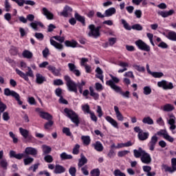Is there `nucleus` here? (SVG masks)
I'll use <instances>...</instances> for the list:
<instances>
[{
	"label": "nucleus",
	"mask_w": 176,
	"mask_h": 176,
	"mask_svg": "<svg viewBox=\"0 0 176 176\" xmlns=\"http://www.w3.org/2000/svg\"><path fill=\"white\" fill-rule=\"evenodd\" d=\"M167 131L164 129H161L160 131L157 132V133L151 137L150 142H148L149 150L153 152L155 151V147L156 146V144H157L158 138L157 135L162 136L164 138L167 134Z\"/></svg>",
	"instance_id": "nucleus-1"
},
{
	"label": "nucleus",
	"mask_w": 176,
	"mask_h": 176,
	"mask_svg": "<svg viewBox=\"0 0 176 176\" xmlns=\"http://www.w3.org/2000/svg\"><path fill=\"white\" fill-rule=\"evenodd\" d=\"M64 80L66 82V86L68 91H72L76 94L78 93V85L77 83L70 78L69 76H64Z\"/></svg>",
	"instance_id": "nucleus-2"
},
{
	"label": "nucleus",
	"mask_w": 176,
	"mask_h": 176,
	"mask_svg": "<svg viewBox=\"0 0 176 176\" xmlns=\"http://www.w3.org/2000/svg\"><path fill=\"white\" fill-rule=\"evenodd\" d=\"M106 85L107 86H110V87L114 90L116 93H120L121 96H123V97H125V98H129L130 96V91H126V92L122 91V89H120V87L116 85L111 80H107L106 82Z\"/></svg>",
	"instance_id": "nucleus-3"
},
{
	"label": "nucleus",
	"mask_w": 176,
	"mask_h": 176,
	"mask_svg": "<svg viewBox=\"0 0 176 176\" xmlns=\"http://www.w3.org/2000/svg\"><path fill=\"white\" fill-rule=\"evenodd\" d=\"M64 112L65 113H66L67 118H69V119H70L72 120V122L73 123H74V124H76V126L78 127V126H79V116H78V114H76V113H75V111L68 109V108H65L64 109Z\"/></svg>",
	"instance_id": "nucleus-4"
},
{
	"label": "nucleus",
	"mask_w": 176,
	"mask_h": 176,
	"mask_svg": "<svg viewBox=\"0 0 176 176\" xmlns=\"http://www.w3.org/2000/svg\"><path fill=\"white\" fill-rule=\"evenodd\" d=\"M88 29L89 30L88 36L95 38L100 36L101 33L100 32V30H101V26H98L96 28L94 24H91L88 26Z\"/></svg>",
	"instance_id": "nucleus-5"
},
{
	"label": "nucleus",
	"mask_w": 176,
	"mask_h": 176,
	"mask_svg": "<svg viewBox=\"0 0 176 176\" xmlns=\"http://www.w3.org/2000/svg\"><path fill=\"white\" fill-rule=\"evenodd\" d=\"M28 71L26 73L21 72V70L19 69H15V72L17 75L24 79V80H25L26 82H30V78H28V76H30V78H34V72L32 71V69H31V67H28Z\"/></svg>",
	"instance_id": "nucleus-6"
},
{
	"label": "nucleus",
	"mask_w": 176,
	"mask_h": 176,
	"mask_svg": "<svg viewBox=\"0 0 176 176\" xmlns=\"http://www.w3.org/2000/svg\"><path fill=\"white\" fill-rule=\"evenodd\" d=\"M4 94L5 96H7V97H9L10 96L12 97H14L16 101H17L19 105H23V101L20 100V95L17 92L14 91H12L9 88H6L4 89Z\"/></svg>",
	"instance_id": "nucleus-7"
},
{
	"label": "nucleus",
	"mask_w": 176,
	"mask_h": 176,
	"mask_svg": "<svg viewBox=\"0 0 176 176\" xmlns=\"http://www.w3.org/2000/svg\"><path fill=\"white\" fill-rule=\"evenodd\" d=\"M135 44L138 47V49H140V50H143L144 52H151V47L142 40L136 41Z\"/></svg>",
	"instance_id": "nucleus-8"
},
{
	"label": "nucleus",
	"mask_w": 176,
	"mask_h": 176,
	"mask_svg": "<svg viewBox=\"0 0 176 176\" xmlns=\"http://www.w3.org/2000/svg\"><path fill=\"white\" fill-rule=\"evenodd\" d=\"M167 123L169 124L170 126V130H175L176 129V125H175V120L176 118L175 116L173 113H169L168 114V118H166Z\"/></svg>",
	"instance_id": "nucleus-9"
},
{
	"label": "nucleus",
	"mask_w": 176,
	"mask_h": 176,
	"mask_svg": "<svg viewBox=\"0 0 176 176\" xmlns=\"http://www.w3.org/2000/svg\"><path fill=\"white\" fill-rule=\"evenodd\" d=\"M158 87H162L164 90H171L174 89V85L173 82H168L167 81L163 80L157 82Z\"/></svg>",
	"instance_id": "nucleus-10"
},
{
	"label": "nucleus",
	"mask_w": 176,
	"mask_h": 176,
	"mask_svg": "<svg viewBox=\"0 0 176 176\" xmlns=\"http://www.w3.org/2000/svg\"><path fill=\"white\" fill-rule=\"evenodd\" d=\"M19 133L23 137L25 140H26L27 142H30L32 141L33 137L30 134V131L27 129H24L22 127L19 128Z\"/></svg>",
	"instance_id": "nucleus-11"
},
{
	"label": "nucleus",
	"mask_w": 176,
	"mask_h": 176,
	"mask_svg": "<svg viewBox=\"0 0 176 176\" xmlns=\"http://www.w3.org/2000/svg\"><path fill=\"white\" fill-rule=\"evenodd\" d=\"M171 166H168L167 165H163V168H164L166 172L170 173H174V171H176V158H172L171 160Z\"/></svg>",
	"instance_id": "nucleus-12"
},
{
	"label": "nucleus",
	"mask_w": 176,
	"mask_h": 176,
	"mask_svg": "<svg viewBox=\"0 0 176 176\" xmlns=\"http://www.w3.org/2000/svg\"><path fill=\"white\" fill-rule=\"evenodd\" d=\"M140 160L144 164H151V163H152V157H151V155L146 151H144L142 156L140 157Z\"/></svg>",
	"instance_id": "nucleus-13"
},
{
	"label": "nucleus",
	"mask_w": 176,
	"mask_h": 176,
	"mask_svg": "<svg viewBox=\"0 0 176 176\" xmlns=\"http://www.w3.org/2000/svg\"><path fill=\"white\" fill-rule=\"evenodd\" d=\"M69 69L70 72H72L76 75V76H80V71L79 69H76V65L74 63H68L67 65Z\"/></svg>",
	"instance_id": "nucleus-14"
},
{
	"label": "nucleus",
	"mask_w": 176,
	"mask_h": 176,
	"mask_svg": "<svg viewBox=\"0 0 176 176\" xmlns=\"http://www.w3.org/2000/svg\"><path fill=\"white\" fill-rule=\"evenodd\" d=\"M46 80V77H45L43 75L39 73L36 74V83H37V85H43Z\"/></svg>",
	"instance_id": "nucleus-15"
},
{
	"label": "nucleus",
	"mask_w": 176,
	"mask_h": 176,
	"mask_svg": "<svg viewBox=\"0 0 176 176\" xmlns=\"http://www.w3.org/2000/svg\"><path fill=\"white\" fill-rule=\"evenodd\" d=\"M25 155H31L32 156H36L38 155V150L34 147H27L25 149Z\"/></svg>",
	"instance_id": "nucleus-16"
},
{
	"label": "nucleus",
	"mask_w": 176,
	"mask_h": 176,
	"mask_svg": "<svg viewBox=\"0 0 176 176\" xmlns=\"http://www.w3.org/2000/svg\"><path fill=\"white\" fill-rule=\"evenodd\" d=\"M42 14L45 16L46 19H47V20H53L54 15L53 14V13H52L50 11H49V10H47V8H43V12Z\"/></svg>",
	"instance_id": "nucleus-17"
},
{
	"label": "nucleus",
	"mask_w": 176,
	"mask_h": 176,
	"mask_svg": "<svg viewBox=\"0 0 176 176\" xmlns=\"http://www.w3.org/2000/svg\"><path fill=\"white\" fill-rule=\"evenodd\" d=\"M174 10H170L169 11H160L158 12V14L166 19V17H168L169 16H173L174 14Z\"/></svg>",
	"instance_id": "nucleus-18"
},
{
	"label": "nucleus",
	"mask_w": 176,
	"mask_h": 176,
	"mask_svg": "<svg viewBox=\"0 0 176 176\" xmlns=\"http://www.w3.org/2000/svg\"><path fill=\"white\" fill-rule=\"evenodd\" d=\"M138 137L140 141H146V139L149 138V132H144V131H142L138 134Z\"/></svg>",
	"instance_id": "nucleus-19"
},
{
	"label": "nucleus",
	"mask_w": 176,
	"mask_h": 176,
	"mask_svg": "<svg viewBox=\"0 0 176 176\" xmlns=\"http://www.w3.org/2000/svg\"><path fill=\"white\" fill-rule=\"evenodd\" d=\"M10 157H14V159H17L18 160H21L24 157L23 153H16L14 151H10Z\"/></svg>",
	"instance_id": "nucleus-20"
},
{
	"label": "nucleus",
	"mask_w": 176,
	"mask_h": 176,
	"mask_svg": "<svg viewBox=\"0 0 176 176\" xmlns=\"http://www.w3.org/2000/svg\"><path fill=\"white\" fill-rule=\"evenodd\" d=\"M114 111L116 112L118 120H119L120 122H123V120H124V117L123 116V115H122L120 111H119V107H118V106H114Z\"/></svg>",
	"instance_id": "nucleus-21"
},
{
	"label": "nucleus",
	"mask_w": 176,
	"mask_h": 176,
	"mask_svg": "<svg viewBox=\"0 0 176 176\" xmlns=\"http://www.w3.org/2000/svg\"><path fill=\"white\" fill-rule=\"evenodd\" d=\"M50 42L52 46H54V47L58 49V50H63V49H64V46L63 45V44L58 43L57 41L52 38H50Z\"/></svg>",
	"instance_id": "nucleus-22"
},
{
	"label": "nucleus",
	"mask_w": 176,
	"mask_h": 176,
	"mask_svg": "<svg viewBox=\"0 0 176 176\" xmlns=\"http://www.w3.org/2000/svg\"><path fill=\"white\" fill-rule=\"evenodd\" d=\"M87 163V158L85 157L83 153H81L80 159L78 160V168H80V167H83V166H85V164H86Z\"/></svg>",
	"instance_id": "nucleus-23"
},
{
	"label": "nucleus",
	"mask_w": 176,
	"mask_h": 176,
	"mask_svg": "<svg viewBox=\"0 0 176 176\" xmlns=\"http://www.w3.org/2000/svg\"><path fill=\"white\" fill-rule=\"evenodd\" d=\"M144 153L145 151H144L142 148H139L138 150H133V155L136 157V159L142 157V155H144Z\"/></svg>",
	"instance_id": "nucleus-24"
},
{
	"label": "nucleus",
	"mask_w": 176,
	"mask_h": 176,
	"mask_svg": "<svg viewBox=\"0 0 176 176\" xmlns=\"http://www.w3.org/2000/svg\"><path fill=\"white\" fill-rule=\"evenodd\" d=\"M116 14V8L112 7L104 11V14L106 17H111L113 16V14Z\"/></svg>",
	"instance_id": "nucleus-25"
},
{
	"label": "nucleus",
	"mask_w": 176,
	"mask_h": 176,
	"mask_svg": "<svg viewBox=\"0 0 176 176\" xmlns=\"http://www.w3.org/2000/svg\"><path fill=\"white\" fill-rule=\"evenodd\" d=\"M105 119L107 122H108L109 123H110V124H111V126H113L116 129H119V126H118V122H116V120L112 118V117L107 116H106Z\"/></svg>",
	"instance_id": "nucleus-26"
},
{
	"label": "nucleus",
	"mask_w": 176,
	"mask_h": 176,
	"mask_svg": "<svg viewBox=\"0 0 176 176\" xmlns=\"http://www.w3.org/2000/svg\"><path fill=\"white\" fill-rule=\"evenodd\" d=\"M65 171V168L60 164H56L55 166V169L54 170V174H63Z\"/></svg>",
	"instance_id": "nucleus-27"
},
{
	"label": "nucleus",
	"mask_w": 176,
	"mask_h": 176,
	"mask_svg": "<svg viewBox=\"0 0 176 176\" xmlns=\"http://www.w3.org/2000/svg\"><path fill=\"white\" fill-rule=\"evenodd\" d=\"M93 146L97 152H102L104 151V146H102V144L100 141L96 142V143L93 144Z\"/></svg>",
	"instance_id": "nucleus-28"
},
{
	"label": "nucleus",
	"mask_w": 176,
	"mask_h": 176,
	"mask_svg": "<svg viewBox=\"0 0 176 176\" xmlns=\"http://www.w3.org/2000/svg\"><path fill=\"white\" fill-rule=\"evenodd\" d=\"M48 71H50L53 75L55 76H59L60 75V70L58 69H56V67L53 65H49L47 66Z\"/></svg>",
	"instance_id": "nucleus-29"
},
{
	"label": "nucleus",
	"mask_w": 176,
	"mask_h": 176,
	"mask_svg": "<svg viewBox=\"0 0 176 176\" xmlns=\"http://www.w3.org/2000/svg\"><path fill=\"white\" fill-rule=\"evenodd\" d=\"M74 17L78 21L82 23V25H86V18H85V16H82L78 12H76L74 14Z\"/></svg>",
	"instance_id": "nucleus-30"
},
{
	"label": "nucleus",
	"mask_w": 176,
	"mask_h": 176,
	"mask_svg": "<svg viewBox=\"0 0 176 176\" xmlns=\"http://www.w3.org/2000/svg\"><path fill=\"white\" fill-rule=\"evenodd\" d=\"M167 39L169 41H173V42H176V32L174 31H170L167 34L165 35Z\"/></svg>",
	"instance_id": "nucleus-31"
},
{
	"label": "nucleus",
	"mask_w": 176,
	"mask_h": 176,
	"mask_svg": "<svg viewBox=\"0 0 176 176\" xmlns=\"http://www.w3.org/2000/svg\"><path fill=\"white\" fill-rule=\"evenodd\" d=\"M40 116L42 119H45V120H52L53 119V116L47 112L41 111Z\"/></svg>",
	"instance_id": "nucleus-32"
},
{
	"label": "nucleus",
	"mask_w": 176,
	"mask_h": 176,
	"mask_svg": "<svg viewBox=\"0 0 176 176\" xmlns=\"http://www.w3.org/2000/svg\"><path fill=\"white\" fill-rule=\"evenodd\" d=\"M118 65L123 68V69H120L118 70V73L122 74V73L124 72L125 71H127V67H129V63H127L126 62H120Z\"/></svg>",
	"instance_id": "nucleus-33"
},
{
	"label": "nucleus",
	"mask_w": 176,
	"mask_h": 176,
	"mask_svg": "<svg viewBox=\"0 0 176 176\" xmlns=\"http://www.w3.org/2000/svg\"><path fill=\"white\" fill-rule=\"evenodd\" d=\"M68 12H72V8L68 6H66L63 11L60 12L61 16H63V17H68Z\"/></svg>",
	"instance_id": "nucleus-34"
},
{
	"label": "nucleus",
	"mask_w": 176,
	"mask_h": 176,
	"mask_svg": "<svg viewBox=\"0 0 176 176\" xmlns=\"http://www.w3.org/2000/svg\"><path fill=\"white\" fill-rule=\"evenodd\" d=\"M162 110L164 112H171V111H174V105L171 104H166L163 107Z\"/></svg>",
	"instance_id": "nucleus-35"
},
{
	"label": "nucleus",
	"mask_w": 176,
	"mask_h": 176,
	"mask_svg": "<svg viewBox=\"0 0 176 176\" xmlns=\"http://www.w3.org/2000/svg\"><path fill=\"white\" fill-rule=\"evenodd\" d=\"M65 46H67V47H76V45H78V42L74 40L72 41H66L65 42Z\"/></svg>",
	"instance_id": "nucleus-36"
},
{
	"label": "nucleus",
	"mask_w": 176,
	"mask_h": 176,
	"mask_svg": "<svg viewBox=\"0 0 176 176\" xmlns=\"http://www.w3.org/2000/svg\"><path fill=\"white\" fill-rule=\"evenodd\" d=\"M60 157L61 160H71L73 157L72 155H68L67 153L63 152L60 155Z\"/></svg>",
	"instance_id": "nucleus-37"
},
{
	"label": "nucleus",
	"mask_w": 176,
	"mask_h": 176,
	"mask_svg": "<svg viewBox=\"0 0 176 176\" xmlns=\"http://www.w3.org/2000/svg\"><path fill=\"white\" fill-rule=\"evenodd\" d=\"M89 91L91 97H93L94 100H98L100 98V95L94 92V89L92 87H89Z\"/></svg>",
	"instance_id": "nucleus-38"
},
{
	"label": "nucleus",
	"mask_w": 176,
	"mask_h": 176,
	"mask_svg": "<svg viewBox=\"0 0 176 176\" xmlns=\"http://www.w3.org/2000/svg\"><path fill=\"white\" fill-rule=\"evenodd\" d=\"M22 56L23 57H24V58H32L33 56L32 52H31L30 51L28 50H25L23 53H22Z\"/></svg>",
	"instance_id": "nucleus-39"
},
{
	"label": "nucleus",
	"mask_w": 176,
	"mask_h": 176,
	"mask_svg": "<svg viewBox=\"0 0 176 176\" xmlns=\"http://www.w3.org/2000/svg\"><path fill=\"white\" fill-rule=\"evenodd\" d=\"M42 149L43 155H49L52 152V148L45 144L42 146Z\"/></svg>",
	"instance_id": "nucleus-40"
},
{
	"label": "nucleus",
	"mask_w": 176,
	"mask_h": 176,
	"mask_svg": "<svg viewBox=\"0 0 176 176\" xmlns=\"http://www.w3.org/2000/svg\"><path fill=\"white\" fill-rule=\"evenodd\" d=\"M142 123H144V124H149V125L153 124V120L149 116L145 117L142 120Z\"/></svg>",
	"instance_id": "nucleus-41"
},
{
	"label": "nucleus",
	"mask_w": 176,
	"mask_h": 176,
	"mask_svg": "<svg viewBox=\"0 0 176 176\" xmlns=\"http://www.w3.org/2000/svg\"><path fill=\"white\" fill-rule=\"evenodd\" d=\"M85 85H86V82H85L84 80H81L80 82H78L77 83V87H78L80 94H82V93H83V86H85Z\"/></svg>",
	"instance_id": "nucleus-42"
},
{
	"label": "nucleus",
	"mask_w": 176,
	"mask_h": 176,
	"mask_svg": "<svg viewBox=\"0 0 176 176\" xmlns=\"http://www.w3.org/2000/svg\"><path fill=\"white\" fill-rule=\"evenodd\" d=\"M81 140L83 142L84 145H90L91 140H90V136L87 135V136H82Z\"/></svg>",
	"instance_id": "nucleus-43"
},
{
	"label": "nucleus",
	"mask_w": 176,
	"mask_h": 176,
	"mask_svg": "<svg viewBox=\"0 0 176 176\" xmlns=\"http://www.w3.org/2000/svg\"><path fill=\"white\" fill-rule=\"evenodd\" d=\"M120 21H121L122 24L124 25V28L125 30H127V31H131L132 28H131V26H130V25H129L127 23V21H126V20L121 19Z\"/></svg>",
	"instance_id": "nucleus-44"
},
{
	"label": "nucleus",
	"mask_w": 176,
	"mask_h": 176,
	"mask_svg": "<svg viewBox=\"0 0 176 176\" xmlns=\"http://www.w3.org/2000/svg\"><path fill=\"white\" fill-rule=\"evenodd\" d=\"M0 166L3 170H8V161L6 159H2L0 160Z\"/></svg>",
	"instance_id": "nucleus-45"
},
{
	"label": "nucleus",
	"mask_w": 176,
	"mask_h": 176,
	"mask_svg": "<svg viewBox=\"0 0 176 176\" xmlns=\"http://www.w3.org/2000/svg\"><path fill=\"white\" fill-rule=\"evenodd\" d=\"M10 53L12 54V56H17V54L19 53V50L15 46H11L10 49Z\"/></svg>",
	"instance_id": "nucleus-46"
},
{
	"label": "nucleus",
	"mask_w": 176,
	"mask_h": 176,
	"mask_svg": "<svg viewBox=\"0 0 176 176\" xmlns=\"http://www.w3.org/2000/svg\"><path fill=\"white\" fill-rule=\"evenodd\" d=\"M53 124H54V122L52 120H49L48 122L44 124V129H45V130H49L50 129V127L53 126Z\"/></svg>",
	"instance_id": "nucleus-47"
},
{
	"label": "nucleus",
	"mask_w": 176,
	"mask_h": 176,
	"mask_svg": "<svg viewBox=\"0 0 176 176\" xmlns=\"http://www.w3.org/2000/svg\"><path fill=\"white\" fill-rule=\"evenodd\" d=\"M152 93V89H151V87L149 86H146L143 88V94L145 96H149Z\"/></svg>",
	"instance_id": "nucleus-48"
},
{
	"label": "nucleus",
	"mask_w": 176,
	"mask_h": 176,
	"mask_svg": "<svg viewBox=\"0 0 176 176\" xmlns=\"http://www.w3.org/2000/svg\"><path fill=\"white\" fill-rule=\"evenodd\" d=\"M82 110L84 112V113H90L91 112L90 111V106H89V104L82 105Z\"/></svg>",
	"instance_id": "nucleus-49"
},
{
	"label": "nucleus",
	"mask_w": 176,
	"mask_h": 176,
	"mask_svg": "<svg viewBox=\"0 0 176 176\" xmlns=\"http://www.w3.org/2000/svg\"><path fill=\"white\" fill-rule=\"evenodd\" d=\"M132 30H135V31H142L143 28L140 23L134 24L131 26Z\"/></svg>",
	"instance_id": "nucleus-50"
},
{
	"label": "nucleus",
	"mask_w": 176,
	"mask_h": 176,
	"mask_svg": "<svg viewBox=\"0 0 176 176\" xmlns=\"http://www.w3.org/2000/svg\"><path fill=\"white\" fill-rule=\"evenodd\" d=\"M34 162V158L29 157L28 158H25L23 160V163L25 166H28V164H31Z\"/></svg>",
	"instance_id": "nucleus-51"
},
{
	"label": "nucleus",
	"mask_w": 176,
	"mask_h": 176,
	"mask_svg": "<svg viewBox=\"0 0 176 176\" xmlns=\"http://www.w3.org/2000/svg\"><path fill=\"white\" fill-rule=\"evenodd\" d=\"M133 67L135 68V69H137L138 71V72H145V67H144V66L134 65Z\"/></svg>",
	"instance_id": "nucleus-52"
},
{
	"label": "nucleus",
	"mask_w": 176,
	"mask_h": 176,
	"mask_svg": "<svg viewBox=\"0 0 176 176\" xmlns=\"http://www.w3.org/2000/svg\"><path fill=\"white\" fill-rule=\"evenodd\" d=\"M130 153V151H127V150L121 151L118 153V156L119 157H123L124 156H126V155H128V153Z\"/></svg>",
	"instance_id": "nucleus-53"
},
{
	"label": "nucleus",
	"mask_w": 176,
	"mask_h": 176,
	"mask_svg": "<svg viewBox=\"0 0 176 176\" xmlns=\"http://www.w3.org/2000/svg\"><path fill=\"white\" fill-rule=\"evenodd\" d=\"M52 38L56 41H58V42H60V43H63L65 41V38H64V36H54Z\"/></svg>",
	"instance_id": "nucleus-54"
},
{
	"label": "nucleus",
	"mask_w": 176,
	"mask_h": 176,
	"mask_svg": "<svg viewBox=\"0 0 176 176\" xmlns=\"http://www.w3.org/2000/svg\"><path fill=\"white\" fill-rule=\"evenodd\" d=\"M151 75L153 78H162V76H164V74H163V72H153Z\"/></svg>",
	"instance_id": "nucleus-55"
},
{
	"label": "nucleus",
	"mask_w": 176,
	"mask_h": 176,
	"mask_svg": "<svg viewBox=\"0 0 176 176\" xmlns=\"http://www.w3.org/2000/svg\"><path fill=\"white\" fill-rule=\"evenodd\" d=\"M110 78H111V80H111V82H113V83H119V82H120V80L118 78V77H115L112 74H109Z\"/></svg>",
	"instance_id": "nucleus-56"
},
{
	"label": "nucleus",
	"mask_w": 176,
	"mask_h": 176,
	"mask_svg": "<svg viewBox=\"0 0 176 176\" xmlns=\"http://www.w3.org/2000/svg\"><path fill=\"white\" fill-rule=\"evenodd\" d=\"M100 169L95 168V169H93L92 170H91L90 174L92 176H100Z\"/></svg>",
	"instance_id": "nucleus-57"
},
{
	"label": "nucleus",
	"mask_w": 176,
	"mask_h": 176,
	"mask_svg": "<svg viewBox=\"0 0 176 176\" xmlns=\"http://www.w3.org/2000/svg\"><path fill=\"white\" fill-rule=\"evenodd\" d=\"M44 160L47 163H53V157L50 155H47L44 157Z\"/></svg>",
	"instance_id": "nucleus-58"
},
{
	"label": "nucleus",
	"mask_w": 176,
	"mask_h": 176,
	"mask_svg": "<svg viewBox=\"0 0 176 176\" xmlns=\"http://www.w3.org/2000/svg\"><path fill=\"white\" fill-rule=\"evenodd\" d=\"M4 6L6 8V12H10V8H12V6H10V3H9V0H5Z\"/></svg>",
	"instance_id": "nucleus-59"
},
{
	"label": "nucleus",
	"mask_w": 176,
	"mask_h": 176,
	"mask_svg": "<svg viewBox=\"0 0 176 176\" xmlns=\"http://www.w3.org/2000/svg\"><path fill=\"white\" fill-rule=\"evenodd\" d=\"M69 173L72 176H76V168L72 166L69 169Z\"/></svg>",
	"instance_id": "nucleus-60"
},
{
	"label": "nucleus",
	"mask_w": 176,
	"mask_h": 176,
	"mask_svg": "<svg viewBox=\"0 0 176 176\" xmlns=\"http://www.w3.org/2000/svg\"><path fill=\"white\" fill-rule=\"evenodd\" d=\"M54 86H63L64 85V82L61 79H56L54 80Z\"/></svg>",
	"instance_id": "nucleus-61"
},
{
	"label": "nucleus",
	"mask_w": 176,
	"mask_h": 176,
	"mask_svg": "<svg viewBox=\"0 0 176 176\" xmlns=\"http://www.w3.org/2000/svg\"><path fill=\"white\" fill-rule=\"evenodd\" d=\"M115 176H126L124 173L121 172L119 169H116L113 172Z\"/></svg>",
	"instance_id": "nucleus-62"
},
{
	"label": "nucleus",
	"mask_w": 176,
	"mask_h": 176,
	"mask_svg": "<svg viewBox=\"0 0 176 176\" xmlns=\"http://www.w3.org/2000/svg\"><path fill=\"white\" fill-rule=\"evenodd\" d=\"M80 148V146L79 144H76L75 146L73 148L72 153L74 155H78L79 153V148Z\"/></svg>",
	"instance_id": "nucleus-63"
},
{
	"label": "nucleus",
	"mask_w": 176,
	"mask_h": 176,
	"mask_svg": "<svg viewBox=\"0 0 176 176\" xmlns=\"http://www.w3.org/2000/svg\"><path fill=\"white\" fill-rule=\"evenodd\" d=\"M95 89L96 90H97V91H102V90H103V87H102V85H101V83L100 82H96L95 84Z\"/></svg>",
	"instance_id": "nucleus-64"
}]
</instances>
